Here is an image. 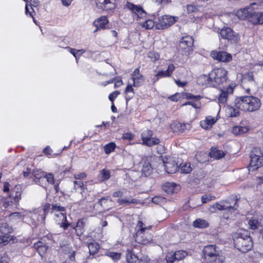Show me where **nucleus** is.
<instances>
[{"mask_svg":"<svg viewBox=\"0 0 263 263\" xmlns=\"http://www.w3.org/2000/svg\"><path fill=\"white\" fill-rule=\"evenodd\" d=\"M235 106L245 112H253L259 109L261 103L259 98L252 96L237 97L235 100Z\"/></svg>","mask_w":263,"mask_h":263,"instance_id":"f257e3e1","label":"nucleus"},{"mask_svg":"<svg viewBox=\"0 0 263 263\" xmlns=\"http://www.w3.org/2000/svg\"><path fill=\"white\" fill-rule=\"evenodd\" d=\"M126 7L132 11L134 14V18L138 21V23L142 27L146 29H151L156 26V22L153 20L146 18V13L141 6L135 5L131 3H127Z\"/></svg>","mask_w":263,"mask_h":263,"instance_id":"f03ea898","label":"nucleus"},{"mask_svg":"<svg viewBox=\"0 0 263 263\" xmlns=\"http://www.w3.org/2000/svg\"><path fill=\"white\" fill-rule=\"evenodd\" d=\"M235 247L243 253L247 252L253 247V242L249 231L245 230L238 231L234 238Z\"/></svg>","mask_w":263,"mask_h":263,"instance_id":"7ed1b4c3","label":"nucleus"},{"mask_svg":"<svg viewBox=\"0 0 263 263\" xmlns=\"http://www.w3.org/2000/svg\"><path fill=\"white\" fill-rule=\"evenodd\" d=\"M152 226L141 220H139L135 228V240L139 243L146 245L152 240L149 233Z\"/></svg>","mask_w":263,"mask_h":263,"instance_id":"20e7f679","label":"nucleus"},{"mask_svg":"<svg viewBox=\"0 0 263 263\" xmlns=\"http://www.w3.org/2000/svg\"><path fill=\"white\" fill-rule=\"evenodd\" d=\"M205 259L210 263H223L225 258L215 245H208L203 250Z\"/></svg>","mask_w":263,"mask_h":263,"instance_id":"39448f33","label":"nucleus"},{"mask_svg":"<svg viewBox=\"0 0 263 263\" xmlns=\"http://www.w3.org/2000/svg\"><path fill=\"white\" fill-rule=\"evenodd\" d=\"M66 209L64 206L54 204L51 208V213L54 215L55 221L61 228L66 229L69 225L67 222Z\"/></svg>","mask_w":263,"mask_h":263,"instance_id":"423d86ee","label":"nucleus"},{"mask_svg":"<svg viewBox=\"0 0 263 263\" xmlns=\"http://www.w3.org/2000/svg\"><path fill=\"white\" fill-rule=\"evenodd\" d=\"M211 86L216 87L225 83L228 80V72L222 68H216L211 72Z\"/></svg>","mask_w":263,"mask_h":263,"instance_id":"0eeeda50","label":"nucleus"},{"mask_svg":"<svg viewBox=\"0 0 263 263\" xmlns=\"http://www.w3.org/2000/svg\"><path fill=\"white\" fill-rule=\"evenodd\" d=\"M249 171H255L263 165V154L260 148L254 147L251 152Z\"/></svg>","mask_w":263,"mask_h":263,"instance_id":"6e6552de","label":"nucleus"},{"mask_svg":"<svg viewBox=\"0 0 263 263\" xmlns=\"http://www.w3.org/2000/svg\"><path fill=\"white\" fill-rule=\"evenodd\" d=\"M194 40L191 36L182 37L179 43V51L183 55L186 57L190 55L193 51Z\"/></svg>","mask_w":263,"mask_h":263,"instance_id":"1a4fd4ad","label":"nucleus"},{"mask_svg":"<svg viewBox=\"0 0 263 263\" xmlns=\"http://www.w3.org/2000/svg\"><path fill=\"white\" fill-rule=\"evenodd\" d=\"M178 20L176 16L164 15L160 16L156 22V27L158 29H164L174 24Z\"/></svg>","mask_w":263,"mask_h":263,"instance_id":"9d476101","label":"nucleus"},{"mask_svg":"<svg viewBox=\"0 0 263 263\" xmlns=\"http://www.w3.org/2000/svg\"><path fill=\"white\" fill-rule=\"evenodd\" d=\"M97 8L102 11H113L117 6V0H96Z\"/></svg>","mask_w":263,"mask_h":263,"instance_id":"9b49d317","label":"nucleus"},{"mask_svg":"<svg viewBox=\"0 0 263 263\" xmlns=\"http://www.w3.org/2000/svg\"><path fill=\"white\" fill-rule=\"evenodd\" d=\"M220 36L223 39L234 42L239 40L238 33L234 32L230 27H224L219 31Z\"/></svg>","mask_w":263,"mask_h":263,"instance_id":"f8f14e48","label":"nucleus"},{"mask_svg":"<svg viewBox=\"0 0 263 263\" xmlns=\"http://www.w3.org/2000/svg\"><path fill=\"white\" fill-rule=\"evenodd\" d=\"M163 162L165 170L168 174L175 173L179 169L178 165L172 158H165Z\"/></svg>","mask_w":263,"mask_h":263,"instance_id":"ddd939ff","label":"nucleus"},{"mask_svg":"<svg viewBox=\"0 0 263 263\" xmlns=\"http://www.w3.org/2000/svg\"><path fill=\"white\" fill-rule=\"evenodd\" d=\"M211 56L213 59L222 62H229L232 59L231 54L224 51H212Z\"/></svg>","mask_w":263,"mask_h":263,"instance_id":"4468645a","label":"nucleus"},{"mask_svg":"<svg viewBox=\"0 0 263 263\" xmlns=\"http://www.w3.org/2000/svg\"><path fill=\"white\" fill-rule=\"evenodd\" d=\"M131 78L133 81V86L138 87L144 82L145 78L140 72L139 68H136L132 73Z\"/></svg>","mask_w":263,"mask_h":263,"instance_id":"2eb2a0df","label":"nucleus"},{"mask_svg":"<svg viewBox=\"0 0 263 263\" xmlns=\"http://www.w3.org/2000/svg\"><path fill=\"white\" fill-rule=\"evenodd\" d=\"M175 69L173 64H170L166 70H160L155 75L153 78L154 82H157L159 78L170 77Z\"/></svg>","mask_w":263,"mask_h":263,"instance_id":"dca6fc26","label":"nucleus"},{"mask_svg":"<svg viewBox=\"0 0 263 263\" xmlns=\"http://www.w3.org/2000/svg\"><path fill=\"white\" fill-rule=\"evenodd\" d=\"M50 207V204L47 203L43 208H39L35 210L34 215V217L37 215H38L37 218L39 222H40L41 223H44L47 213L49 210Z\"/></svg>","mask_w":263,"mask_h":263,"instance_id":"f3484780","label":"nucleus"},{"mask_svg":"<svg viewBox=\"0 0 263 263\" xmlns=\"http://www.w3.org/2000/svg\"><path fill=\"white\" fill-rule=\"evenodd\" d=\"M219 117L217 115L216 117L211 116L206 117L205 119L200 121V126L204 129H209L212 128L219 119Z\"/></svg>","mask_w":263,"mask_h":263,"instance_id":"a211bd4d","label":"nucleus"},{"mask_svg":"<svg viewBox=\"0 0 263 263\" xmlns=\"http://www.w3.org/2000/svg\"><path fill=\"white\" fill-rule=\"evenodd\" d=\"M187 255L186 251L183 250H179L176 251L174 253H169L166 256L167 261L172 262L175 260H179L183 259Z\"/></svg>","mask_w":263,"mask_h":263,"instance_id":"6ab92c4d","label":"nucleus"},{"mask_svg":"<svg viewBox=\"0 0 263 263\" xmlns=\"http://www.w3.org/2000/svg\"><path fill=\"white\" fill-rule=\"evenodd\" d=\"M109 21L106 16H101L100 17L95 20L92 25L96 27L94 32H96L100 29H104L106 28V26L108 24Z\"/></svg>","mask_w":263,"mask_h":263,"instance_id":"aec40b11","label":"nucleus"},{"mask_svg":"<svg viewBox=\"0 0 263 263\" xmlns=\"http://www.w3.org/2000/svg\"><path fill=\"white\" fill-rule=\"evenodd\" d=\"M26 3L25 6V13L27 15L33 16L34 10L32 7H36L40 5V2L38 0H25Z\"/></svg>","mask_w":263,"mask_h":263,"instance_id":"412c9836","label":"nucleus"},{"mask_svg":"<svg viewBox=\"0 0 263 263\" xmlns=\"http://www.w3.org/2000/svg\"><path fill=\"white\" fill-rule=\"evenodd\" d=\"M233 89L234 87L230 85L221 90V93L218 98L219 102L221 104H224L227 101L228 96L233 93Z\"/></svg>","mask_w":263,"mask_h":263,"instance_id":"4be33fe9","label":"nucleus"},{"mask_svg":"<svg viewBox=\"0 0 263 263\" xmlns=\"http://www.w3.org/2000/svg\"><path fill=\"white\" fill-rule=\"evenodd\" d=\"M248 21L254 25L262 24L260 12H256L253 9H252L251 13L250 14Z\"/></svg>","mask_w":263,"mask_h":263,"instance_id":"5701e85b","label":"nucleus"},{"mask_svg":"<svg viewBox=\"0 0 263 263\" xmlns=\"http://www.w3.org/2000/svg\"><path fill=\"white\" fill-rule=\"evenodd\" d=\"M22 187L20 185H16L11 189L9 197L12 198L15 202H18L21 198Z\"/></svg>","mask_w":263,"mask_h":263,"instance_id":"b1692460","label":"nucleus"},{"mask_svg":"<svg viewBox=\"0 0 263 263\" xmlns=\"http://www.w3.org/2000/svg\"><path fill=\"white\" fill-rule=\"evenodd\" d=\"M252 8L247 7L238 10L236 13V16L241 20L248 19L251 13Z\"/></svg>","mask_w":263,"mask_h":263,"instance_id":"393cba45","label":"nucleus"},{"mask_svg":"<svg viewBox=\"0 0 263 263\" xmlns=\"http://www.w3.org/2000/svg\"><path fill=\"white\" fill-rule=\"evenodd\" d=\"M179 188L178 185L172 182L166 183L163 186V190L168 194L177 192Z\"/></svg>","mask_w":263,"mask_h":263,"instance_id":"a878e982","label":"nucleus"},{"mask_svg":"<svg viewBox=\"0 0 263 263\" xmlns=\"http://www.w3.org/2000/svg\"><path fill=\"white\" fill-rule=\"evenodd\" d=\"M211 80L212 79L210 73L209 75L202 74L197 79V83L200 85L211 86Z\"/></svg>","mask_w":263,"mask_h":263,"instance_id":"bb28decb","label":"nucleus"},{"mask_svg":"<svg viewBox=\"0 0 263 263\" xmlns=\"http://www.w3.org/2000/svg\"><path fill=\"white\" fill-rule=\"evenodd\" d=\"M215 204V206H216L217 209L218 211L226 210H230L231 209L236 210L238 207V205L237 204L236 201L235 202L233 206H229V205H227L228 203L227 202H223V201L220 202H216Z\"/></svg>","mask_w":263,"mask_h":263,"instance_id":"cd10ccee","label":"nucleus"},{"mask_svg":"<svg viewBox=\"0 0 263 263\" xmlns=\"http://www.w3.org/2000/svg\"><path fill=\"white\" fill-rule=\"evenodd\" d=\"M210 155L212 158L219 159L223 157L225 155V153L222 151L214 147L211 148Z\"/></svg>","mask_w":263,"mask_h":263,"instance_id":"c85d7f7f","label":"nucleus"},{"mask_svg":"<svg viewBox=\"0 0 263 263\" xmlns=\"http://www.w3.org/2000/svg\"><path fill=\"white\" fill-rule=\"evenodd\" d=\"M193 226L199 229H204L209 226V222L205 219L199 218L193 222Z\"/></svg>","mask_w":263,"mask_h":263,"instance_id":"c756f323","label":"nucleus"},{"mask_svg":"<svg viewBox=\"0 0 263 263\" xmlns=\"http://www.w3.org/2000/svg\"><path fill=\"white\" fill-rule=\"evenodd\" d=\"M226 112L227 116L229 117H236L239 116V112L238 108H235L233 107L228 106L226 107Z\"/></svg>","mask_w":263,"mask_h":263,"instance_id":"7c9ffc66","label":"nucleus"},{"mask_svg":"<svg viewBox=\"0 0 263 263\" xmlns=\"http://www.w3.org/2000/svg\"><path fill=\"white\" fill-rule=\"evenodd\" d=\"M73 189L76 191L79 190H81V194L82 195L83 193L87 190L86 185H85L83 182L81 181H74L73 182Z\"/></svg>","mask_w":263,"mask_h":263,"instance_id":"2f4dec72","label":"nucleus"},{"mask_svg":"<svg viewBox=\"0 0 263 263\" xmlns=\"http://www.w3.org/2000/svg\"><path fill=\"white\" fill-rule=\"evenodd\" d=\"M88 248L90 255H93L97 253L99 249L100 246L97 242H92L88 244Z\"/></svg>","mask_w":263,"mask_h":263,"instance_id":"473e14b6","label":"nucleus"},{"mask_svg":"<svg viewBox=\"0 0 263 263\" xmlns=\"http://www.w3.org/2000/svg\"><path fill=\"white\" fill-rule=\"evenodd\" d=\"M185 124L179 122H174L171 125V128L174 132H181L185 128Z\"/></svg>","mask_w":263,"mask_h":263,"instance_id":"72a5a7b5","label":"nucleus"},{"mask_svg":"<svg viewBox=\"0 0 263 263\" xmlns=\"http://www.w3.org/2000/svg\"><path fill=\"white\" fill-rule=\"evenodd\" d=\"M249 130L247 126H237L232 129V132L234 135H238L247 133Z\"/></svg>","mask_w":263,"mask_h":263,"instance_id":"f704fd0d","label":"nucleus"},{"mask_svg":"<svg viewBox=\"0 0 263 263\" xmlns=\"http://www.w3.org/2000/svg\"><path fill=\"white\" fill-rule=\"evenodd\" d=\"M84 223L82 219H80L77 222L76 226L73 228L75 229L76 232L78 236L82 235L84 232Z\"/></svg>","mask_w":263,"mask_h":263,"instance_id":"c9c22d12","label":"nucleus"},{"mask_svg":"<svg viewBox=\"0 0 263 263\" xmlns=\"http://www.w3.org/2000/svg\"><path fill=\"white\" fill-rule=\"evenodd\" d=\"M153 168L149 162H145L143 165L142 172L145 176L150 175L152 172Z\"/></svg>","mask_w":263,"mask_h":263,"instance_id":"e433bc0d","label":"nucleus"},{"mask_svg":"<svg viewBox=\"0 0 263 263\" xmlns=\"http://www.w3.org/2000/svg\"><path fill=\"white\" fill-rule=\"evenodd\" d=\"M126 258L128 263H140L137 256L130 251H127Z\"/></svg>","mask_w":263,"mask_h":263,"instance_id":"4c0bfd02","label":"nucleus"},{"mask_svg":"<svg viewBox=\"0 0 263 263\" xmlns=\"http://www.w3.org/2000/svg\"><path fill=\"white\" fill-rule=\"evenodd\" d=\"M160 140L159 139L156 137H151L148 139L146 141L143 143L142 144L148 146H153L155 145L159 144Z\"/></svg>","mask_w":263,"mask_h":263,"instance_id":"58836bf2","label":"nucleus"},{"mask_svg":"<svg viewBox=\"0 0 263 263\" xmlns=\"http://www.w3.org/2000/svg\"><path fill=\"white\" fill-rule=\"evenodd\" d=\"M99 176L101 181L107 180L110 177V171L108 170L103 169L100 171Z\"/></svg>","mask_w":263,"mask_h":263,"instance_id":"ea45409f","label":"nucleus"},{"mask_svg":"<svg viewBox=\"0 0 263 263\" xmlns=\"http://www.w3.org/2000/svg\"><path fill=\"white\" fill-rule=\"evenodd\" d=\"M11 239V236L9 234L0 235V246H5Z\"/></svg>","mask_w":263,"mask_h":263,"instance_id":"a19ab883","label":"nucleus"},{"mask_svg":"<svg viewBox=\"0 0 263 263\" xmlns=\"http://www.w3.org/2000/svg\"><path fill=\"white\" fill-rule=\"evenodd\" d=\"M153 132L149 129L143 131L141 135L142 144L153 136Z\"/></svg>","mask_w":263,"mask_h":263,"instance_id":"79ce46f5","label":"nucleus"},{"mask_svg":"<svg viewBox=\"0 0 263 263\" xmlns=\"http://www.w3.org/2000/svg\"><path fill=\"white\" fill-rule=\"evenodd\" d=\"M116 145L114 142H110L106 144L104 147V150L106 154H109L116 148Z\"/></svg>","mask_w":263,"mask_h":263,"instance_id":"37998d69","label":"nucleus"},{"mask_svg":"<svg viewBox=\"0 0 263 263\" xmlns=\"http://www.w3.org/2000/svg\"><path fill=\"white\" fill-rule=\"evenodd\" d=\"M12 231V228L9 227L8 224L6 223H3L0 227V233L1 234H9Z\"/></svg>","mask_w":263,"mask_h":263,"instance_id":"c03bdc74","label":"nucleus"},{"mask_svg":"<svg viewBox=\"0 0 263 263\" xmlns=\"http://www.w3.org/2000/svg\"><path fill=\"white\" fill-rule=\"evenodd\" d=\"M117 202L120 205H127L130 204L131 203H136L137 202V200L135 199L122 198L118 199Z\"/></svg>","mask_w":263,"mask_h":263,"instance_id":"a18cd8bd","label":"nucleus"},{"mask_svg":"<svg viewBox=\"0 0 263 263\" xmlns=\"http://www.w3.org/2000/svg\"><path fill=\"white\" fill-rule=\"evenodd\" d=\"M34 247L41 255L44 254L47 249V247L44 245H42V243L40 242L35 244Z\"/></svg>","mask_w":263,"mask_h":263,"instance_id":"49530a36","label":"nucleus"},{"mask_svg":"<svg viewBox=\"0 0 263 263\" xmlns=\"http://www.w3.org/2000/svg\"><path fill=\"white\" fill-rule=\"evenodd\" d=\"M249 227L250 229L255 230L259 228L260 223L258 220L255 219H251L248 222Z\"/></svg>","mask_w":263,"mask_h":263,"instance_id":"de8ad7c7","label":"nucleus"},{"mask_svg":"<svg viewBox=\"0 0 263 263\" xmlns=\"http://www.w3.org/2000/svg\"><path fill=\"white\" fill-rule=\"evenodd\" d=\"M105 255L110 257L114 260L117 261L120 259L121 254L120 253L110 251L106 252Z\"/></svg>","mask_w":263,"mask_h":263,"instance_id":"09e8293b","label":"nucleus"},{"mask_svg":"<svg viewBox=\"0 0 263 263\" xmlns=\"http://www.w3.org/2000/svg\"><path fill=\"white\" fill-rule=\"evenodd\" d=\"M192 170L190 163H185L180 167V172L181 173L188 174Z\"/></svg>","mask_w":263,"mask_h":263,"instance_id":"8fccbe9b","label":"nucleus"},{"mask_svg":"<svg viewBox=\"0 0 263 263\" xmlns=\"http://www.w3.org/2000/svg\"><path fill=\"white\" fill-rule=\"evenodd\" d=\"M147 56L153 62L158 61L160 58V54L155 51L149 52L147 54Z\"/></svg>","mask_w":263,"mask_h":263,"instance_id":"3c124183","label":"nucleus"},{"mask_svg":"<svg viewBox=\"0 0 263 263\" xmlns=\"http://www.w3.org/2000/svg\"><path fill=\"white\" fill-rule=\"evenodd\" d=\"M187 105H190L193 106L195 108H200V103L199 101H190L186 102L182 104V106H185Z\"/></svg>","mask_w":263,"mask_h":263,"instance_id":"603ef678","label":"nucleus"},{"mask_svg":"<svg viewBox=\"0 0 263 263\" xmlns=\"http://www.w3.org/2000/svg\"><path fill=\"white\" fill-rule=\"evenodd\" d=\"M215 199V197L212 195H204L201 197V201L202 203H205Z\"/></svg>","mask_w":263,"mask_h":263,"instance_id":"864d4df0","label":"nucleus"},{"mask_svg":"<svg viewBox=\"0 0 263 263\" xmlns=\"http://www.w3.org/2000/svg\"><path fill=\"white\" fill-rule=\"evenodd\" d=\"M45 173L40 170H35L33 172V175L36 178L41 179L45 177Z\"/></svg>","mask_w":263,"mask_h":263,"instance_id":"5fc2aeb1","label":"nucleus"},{"mask_svg":"<svg viewBox=\"0 0 263 263\" xmlns=\"http://www.w3.org/2000/svg\"><path fill=\"white\" fill-rule=\"evenodd\" d=\"M152 201L156 204H160L166 201V199L161 196H155L152 199Z\"/></svg>","mask_w":263,"mask_h":263,"instance_id":"6e6d98bb","label":"nucleus"},{"mask_svg":"<svg viewBox=\"0 0 263 263\" xmlns=\"http://www.w3.org/2000/svg\"><path fill=\"white\" fill-rule=\"evenodd\" d=\"M183 97L182 94L176 93L169 97V99L173 101H177Z\"/></svg>","mask_w":263,"mask_h":263,"instance_id":"4d7b16f0","label":"nucleus"},{"mask_svg":"<svg viewBox=\"0 0 263 263\" xmlns=\"http://www.w3.org/2000/svg\"><path fill=\"white\" fill-rule=\"evenodd\" d=\"M244 81L246 80L249 82H252L254 80L253 74L251 72H248L244 75Z\"/></svg>","mask_w":263,"mask_h":263,"instance_id":"13d9d810","label":"nucleus"},{"mask_svg":"<svg viewBox=\"0 0 263 263\" xmlns=\"http://www.w3.org/2000/svg\"><path fill=\"white\" fill-rule=\"evenodd\" d=\"M46 179V180L48 182H49L50 184H53L54 182V177L52 174L49 173L48 174H45V177Z\"/></svg>","mask_w":263,"mask_h":263,"instance_id":"bf43d9fd","label":"nucleus"},{"mask_svg":"<svg viewBox=\"0 0 263 263\" xmlns=\"http://www.w3.org/2000/svg\"><path fill=\"white\" fill-rule=\"evenodd\" d=\"M134 137V135L132 133L128 132L123 134L122 138L124 140H131Z\"/></svg>","mask_w":263,"mask_h":263,"instance_id":"052dcab7","label":"nucleus"},{"mask_svg":"<svg viewBox=\"0 0 263 263\" xmlns=\"http://www.w3.org/2000/svg\"><path fill=\"white\" fill-rule=\"evenodd\" d=\"M186 98L188 99L194 100V101H199L202 98V97L200 95L195 96L192 94H187Z\"/></svg>","mask_w":263,"mask_h":263,"instance_id":"680f3d73","label":"nucleus"},{"mask_svg":"<svg viewBox=\"0 0 263 263\" xmlns=\"http://www.w3.org/2000/svg\"><path fill=\"white\" fill-rule=\"evenodd\" d=\"M120 94V92L118 91H115L111 93L108 97L109 100L113 102L115 99L118 97V96Z\"/></svg>","mask_w":263,"mask_h":263,"instance_id":"e2e57ef3","label":"nucleus"},{"mask_svg":"<svg viewBox=\"0 0 263 263\" xmlns=\"http://www.w3.org/2000/svg\"><path fill=\"white\" fill-rule=\"evenodd\" d=\"M187 11L189 13H192L198 10L197 7L194 5H189L187 6Z\"/></svg>","mask_w":263,"mask_h":263,"instance_id":"0e129e2a","label":"nucleus"},{"mask_svg":"<svg viewBox=\"0 0 263 263\" xmlns=\"http://www.w3.org/2000/svg\"><path fill=\"white\" fill-rule=\"evenodd\" d=\"M112 79H115V81H114V82H115V85H114L115 88L119 87H120V86H121L123 84V81H122V80L120 78H113Z\"/></svg>","mask_w":263,"mask_h":263,"instance_id":"69168bd1","label":"nucleus"},{"mask_svg":"<svg viewBox=\"0 0 263 263\" xmlns=\"http://www.w3.org/2000/svg\"><path fill=\"white\" fill-rule=\"evenodd\" d=\"M86 177V174L85 173H80L78 174H74V178L76 179H83Z\"/></svg>","mask_w":263,"mask_h":263,"instance_id":"338daca9","label":"nucleus"},{"mask_svg":"<svg viewBox=\"0 0 263 263\" xmlns=\"http://www.w3.org/2000/svg\"><path fill=\"white\" fill-rule=\"evenodd\" d=\"M84 49H79V50H76V56L75 58L76 59V61H77L78 59L81 57L84 52H85Z\"/></svg>","mask_w":263,"mask_h":263,"instance_id":"774afa93","label":"nucleus"}]
</instances>
